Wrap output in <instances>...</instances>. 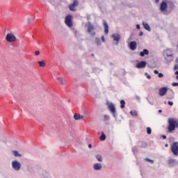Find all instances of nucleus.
Listing matches in <instances>:
<instances>
[{
    "instance_id": "72a5a7b5",
    "label": "nucleus",
    "mask_w": 178,
    "mask_h": 178,
    "mask_svg": "<svg viewBox=\"0 0 178 178\" xmlns=\"http://www.w3.org/2000/svg\"><path fill=\"white\" fill-rule=\"evenodd\" d=\"M102 41L105 42V37L104 35L102 36Z\"/></svg>"
},
{
    "instance_id": "423d86ee",
    "label": "nucleus",
    "mask_w": 178,
    "mask_h": 178,
    "mask_svg": "<svg viewBox=\"0 0 178 178\" xmlns=\"http://www.w3.org/2000/svg\"><path fill=\"white\" fill-rule=\"evenodd\" d=\"M12 167L15 170H20V168H22V164L17 161H13L12 162Z\"/></svg>"
},
{
    "instance_id": "bb28decb",
    "label": "nucleus",
    "mask_w": 178,
    "mask_h": 178,
    "mask_svg": "<svg viewBox=\"0 0 178 178\" xmlns=\"http://www.w3.org/2000/svg\"><path fill=\"white\" fill-rule=\"evenodd\" d=\"M96 159H97L99 162H102V156L101 155H97Z\"/></svg>"
},
{
    "instance_id": "412c9836",
    "label": "nucleus",
    "mask_w": 178,
    "mask_h": 178,
    "mask_svg": "<svg viewBox=\"0 0 178 178\" xmlns=\"http://www.w3.org/2000/svg\"><path fill=\"white\" fill-rule=\"evenodd\" d=\"M38 63L40 67H45V66H47V63H45L44 60L38 61Z\"/></svg>"
},
{
    "instance_id": "9d476101",
    "label": "nucleus",
    "mask_w": 178,
    "mask_h": 178,
    "mask_svg": "<svg viewBox=\"0 0 178 178\" xmlns=\"http://www.w3.org/2000/svg\"><path fill=\"white\" fill-rule=\"evenodd\" d=\"M166 9H168V3L166 1L161 2L160 5L161 12H166Z\"/></svg>"
},
{
    "instance_id": "58836bf2",
    "label": "nucleus",
    "mask_w": 178,
    "mask_h": 178,
    "mask_svg": "<svg viewBox=\"0 0 178 178\" xmlns=\"http://www.w3.org/2000/svg\"><path fill=\"white\" fill-rule=\"evenodd\" d=\"M136 29H138V30H140V25L139 24L136 25Z\"/></svg>"
},
{
    "instance_id": "1a4fd4ad",
    "label": "nucleus",
    "mask_w": 178,
    "mask_h": 178,
    "mask_svg": "<svg viewBox=\"0 0 178 178\" xmlns=\"http://www.w3.org/2000/svg\"><path fill=\"white\" fill-rule=\"evenodd\" d=\"M88 33L92 36L95 35V32L94 31V26L90 23L88 25Z\"/></svg>"
},
{
    "instance_id": "4468645a",
    "label": "nucleus",
    "mask_w": 178,
    "mask_h": 178,
    "mask_svg": "<svg viewBox=\"0 0 178 178\" xmlns=\"http://www.w3.org/2000/svg\"><path fill=\"white\" fill-rule=\"evenodd\" d=\"M168 163L170 166H175V165H178V162L174 159H168Z\"/></svg>"
},
{
    "instance_id": "f257e3e1",
    "label": "nucleus",
    "mask_w": 178,
    "mask_h": 178,
    "mask_svg": "<svg viewBox=\"0 0 178 178\" xmlns=\"http://www.w3.org/2000/svg\"><path fill=\"white\" fill-rule=\"evenodd\" d=\"M168 130L169 133H172L174 130H176L178 127V122L175 118H169Z\"/></svg>"
},
{
    "instance_id": "de8ad7c7",
    "label": "nucleus",
    "mask_w": 178,
    "mask_h": 178,
    "mask_svg": "<svg viewBox=\"0 0 178 178\" xmlns=\"http://www.w3.org/2000/svg\"><path fill=\"white\" fill-rule=\"evenodd\" d=\"M177 80H178V75L177 76Z\"/></svg>"
},
{
    "instance_id": "7ed1b4c3",
    "label": "nucleus",
    "mask_w": 178,
    "mask_h": 178,
    "mask_svg": "<svg viewBox=\"0 0 178 178\" xmlns=\"http://www.w3.org/2000/svg\"><path fill=\"white\" fill-rule=\"evenodd\" d=\"M72 20H73V16L68 15L65 17V23L67 27H73V22H72Z\"/></svg>"
},
{
    "instance_id": "aec40b11",
    "label": "nucleus",
    "mask_w": 178,
    "mask_h": 178,
    "mask_svg": "<svg viewBox=\"0 0 178 178\" xmlns=\"http://www.w3.org/2000/svg\"><path fill=\"white\" fill-rule=\"evenodd\" d=\"M102 168V165L101 163H95L94 165V169L95 170H99Z\"/></svg>"
},
{
    "instance_id": "6ab92c4d",
    "label": "nucleus",
    "mask_w": 178,
    "mask_h": 178,
    "mask_svg": "<svg viewBox=\"0 0 178 178\" xmlns=\"http://www.w3.org/2000/svg\"><path fill=\"white\" fill-rule=\"evenodd\" d=\"M143 27L145 30L147 31H151V27H149V25L147 23L143 22Z\"/></svg>"
},
{
    "instance_id": "a878e982",
    "label": "nucleus",
    "mask_w": 178,
    "mask_h": 178,
    "mask_svg": "<svg viewBox=\"0 0 178 178\" xmlns=\"http://www.w3.org/2000/svg\"><path fill=\"white\" fill-rule=\"evenodd\" d=\"M95 41L97 45H101V40L99 38H96Z\"/></svg>"
},
{
    "instance_id": "f704fd0d",
    "label": "nucleus",
    "mask_w": 178,
    "mask_h": 178,
    "mask_svg": "<svg viewBox=\"0 0 178 178\" xmlns=\"http://www.w3.org/2000/svg\"><path fill=\"white\" fill-rule=\"evenodd\" d=\"M158 76H159V77L162 78V77H163V74L159 73Z\"/></svg>"
},
{
    "instance_id": "cd10ccee",
    "label": "nucleus",
    "mask_w": 178,
    "mask_h": 178,
    "mask_svg": "<svg viewBox=\"0 0 178 178\" xmlns=\"http://www.w3.org/2000/svg\"><path fill=\"white\" fill-rule=\"evenodd\" d=\"M109 119H111V118L109 117V115H104V120L105 122H107L108 120H109Z\"/></svg>"
},
{
    "instance_id": "c85d7f7f",
    "label": "nucleus",
    "mask_w": 178,
    "mask_h": 178,
    "mask_svg": "<svg viewBox=\"0 0 178 178\" xmlns=\"http://www.w3.org/2000/svg\"><path fill=\"white\" fill-rule=\"evenodd\" d=\"M145 161H146L147 162H149L150 163H154V160H151L148 158L145 159Z\"/></svg>"
},
{
    "instance_id": "79ce46f5",
    "label": "nucleus",
    "mask_w": 178,
    "mask_h": 178,
    "mask_svg": "<svg viewBox=\"0 0 178 178\" xmlns=\"http://www.w3.org/2000/svg\"><path fill=\"white\" fill-rule=\"evenodd\" d=\"M156 3H158L159 2V0H155Z\"/></svg>"
},
{
    "instance_id": "49530a36",
    "label": "nucleus",
    "mask_w": 178,
    "mask_h": 178,
    "mask_svg": "<svg viewBox=\"0 0 178 178\" xmlns=\"http://www.w3.org/2000/svg\"><path fill=\"white\" fill-rule=\"evenodd\" d=\"M91 56L94 57V54H91Z\"/></svg>"
},
{
    "instance_id": "473e14b6",
    "label": "nucleus",
    "mask_w": 178,
    "mask_h": 178,
    "mask_svg": "<svg viewBox=\"0 0 178 178\" xmlns=\"http://www.w3.org/2000/svg\"><path fill=\"white\" fill-rule=\"evenodd\" d=\"M172 86H173V87H176L177 86H178V83H172Z\"/></svg>"
},
{
    "instance_id": "393cba45",
    "label": "nucleus",
    "mask_w": 178,
    "mask_h": 178,
    "mask_svg": "<svg viewBox=\"0 0 178 178\" xmlns=\"http://www.w3.org/2000/svg\"><path fill=\"white\" fill-rule=\"evenodd\" d=\"M130 113H131V115H132V116H138V113H137V112L134 110V111H130Z\"/></svg>"
},
{
    "instance_id": "f03ea898",
    "label": "nucleus",
    "mask_w": 178,
    "mask_h": 178,
    "mask_svg": "<svg viewBox=\"0 0 178 178\" xmlns=\"http://www.w3.org/2000/svg\"><path fill=\"white\" fill-rule=\"evenodd\" d=\"M16 36L13 33H7L6 36V41L7 42H16Z\"/></svg>"
},
{
    "instance_id": "b1692460",
    "label": "nucleus",
    "mask_w": 178,
    "mask_h": 178,
    "mask_svg": "<svg viewBox=\"0 0 178 178\" xmlns=\"http://www.w3.org/2000/svg\"><path fill=\"white\" fill-rule=\"evenodd\" d=\"M13 153L15 156H22V154H19V152H17L16 150L13 151Z\"/></svg>"
},
{
    "instance_id": "f3484780",
    "label": "nucleus",
    "mask_w": 178,
    "mask_h": 178,
    "mask_svg": "<svg viewBox=\"0 0 178 178\" xmlns=\"http://www.w3.org/2000/svg\"><path fill=\"white\" fill-rule=\"evenodd\" d=\"M83 116L81 114H74V120H82Z\"/></svg>"
},
{
    "instance_id": "4be33fe9",
    "label": "nucleus",
    "mask_w": 178,
    "mask_h": 178,
    "mask_svg": "<svg viewBox=\"0 0 178 178\" xmlns=\"http://www.w3.org/2000/svg\"><path fill=\"white\" fill-rule=\"evenodd\" d=\"M100 140L101 141H105V140H106V136L105 135V134H104V132H102Z\"/></svg>"
},
{
    "instance_id": "39448f33",
    "label": "nucleus",
    "mask_w": 178,
    "mask_h": 178,
    "mask_svg": "<svg viewBox=\"0 0 178 178\" xmlns=\"http://www.w3.org/2000/svg\"><path fill=\"white\" fill-rule=\"evenodd\" d=\"M79 6V1L74 0L72 4L69 5V9L71 12H76V6Z\"/></svg>"
},
{
    "instance_id": "c9c22d12",
    "label": "nucleus",
    "mask_w": 178,
    "mask_h": 178,
    "mask_svg": "<svg viewBox=\"0 0 178 178\" xmlns=\"http://www.w3.org/2000/svg\"><path fill=\"white\" fill-rule=\"evenodd\" d=\"M35 54L36 56H38V55H40V51H36Z\"/></svg>"
},
{
    "instance_id": "a211bd4d",
    "label": "nucleus",
    "mask_w": 178,
    "mask_h": 178,
    "mask_svg": "<svg viewBox=\"0 0 178 178\" xmlns=\"http://www.w3.org/2000/svg\"><path fill=\"white\" fill-rule=\"evenodd\" d=\"M148 54H149V51H148V49H143V51L140 52V56H145V55H148Z\"/></svg>"
},
{
    "instance_id": "5701e85b",
    "label": "nucleus",
    "mask_w": 178,
    "mask_h": 178,
    "mask_svg": "<svg viewBox=\"0 0 178 178\" xmlns=\"http://www.w3.org/2000/svg\"><path fill=\"white\" fill-rule=\"evenodd\" d=\"M120 104V108L123 109V108H124V105H126V102H124V100H121Z\"/></svg>"
},
{
    "instance_id": "2f4dec72",
    "label": "nucleus",
    "mask_w": 178,
    "mask_h": 178,
    "mask_svg": "<svg viewBox=\"0 0 178 178\" xmlns=\"http://www.w3.org/2000/svg\"><path fill=\"white\" fill-rule=\"evenodd\" d=\"M168 104L170 106H173V102H168Z\"/></svg>"
},
{
    "instance_id": "37998d69",
    "label": "nucleus",
    "mask_w": 178,
    "mask_h": 178,
    "mask_svg": "<svg viewBox=\"0 0 178 178\" xmlns=\"http://www.w3.org/2000/svg\"><path fill=\"white\" fill-rule=\"evenodd\" d=\"M175 74H177L178 76V71L175 72Z\"/></svg>"
},
{
    "instance_id": "c756f323",
    "label": "nucleus",
    "mask_w": 178,
    "mask_h": 178,
    "mask_svg": "<svg viewBox=\"0 0 178 178\" xmlns=\"http://www.w3.org/2000/svg\"><path fill=\"white\" fill-rule=\"evenodd\" d=\"M147 134H151L152 130L149 127H147Z\"/></svg>"
},
{
    "instance_id": "2eb2a0df",
    "label": "nucleus",
    "mask_w": 178,
    "mask_h": 178,
    "mask_svg": "<svg viewBox=\"0 0 178 178\" xmlns=\"http://www.w3.org/2000/svg\"><path fill=\"white\" fill-rule=\"evenodd\" d=\"M103 26L104 27L105 34H108L109 33V26L105 20H103Z\"/></svg>"
},
{
    "instance_id": "9b49d317",
    "label": "nucleus",
    "mask_w": 178,
    "mask_h": 178,
    "mask_svg": "<svg viewBox=\"0 0 178 178\" xmlns=\"http://www.w3.org/2000/svg\"><path fill=\"white\" fill-rule=\"evenodd\" d=\"M168 92V88L163 87L159 90V95L160 97H163Z\"/></svg>"
},
{
    "instance_id": "a18cd8bd",
    "label": "nucleus",
    "mask_w": 178,
    "mask_h": 178,
    "mask_svg": "<svg viewBox=\"0 0 178 178\" xmlns=\"http://www.w3.org/2000/svg\"><path fill=\"white\" fill-rule=\"evenodd\" d=\"M165 147H169V145L165 144Z\"/></svg>"
},
{
    "instance_id": "20e7f679",
    "label": "nucleus",
    "mask_w": 178,
    "mask_h": 178,
    "mask_svg": "<svg viewBox=\"0 0 178 178\" xmlns=\"http://www.w3.org/2000/svg\"><path fill=\"white\" fill-rule=\"evenodd\" d=\"M171 151L173 155H175V156H178V143L177 142L172 143V145H171Z\"/></svg>"
},
{
    "instance_id": "6e6552de",
    "label": "nucleus",
    "mask_w": 178,
    "mask_h": 178,
    "mask_svg": "<svg viewBox=\"0 0 178 178\" xmlns=\"http://www.w3.org/2000/svg\"><path fill=\"white\" fill-rule=\"evenodd\" d=\"M112 38L113 41H115V44L118 45L120 41L121 36L119 33H114L112 35Z\"/></svg>"
},
{
    "instance_id": "4c0bfd02",
    "label": "nucleus",
    "mask_w": 178,
    "mask_h": 178,
    "mask_svg": "<svg viewBox=\"0 0 178 178\" xmlns=\"http://www.w3.org/2000/svg\"><path fill=\"white\" fill-rule=\"evenodd\" d=\"M162 138H163V140H166V136L163 135V136H162Z\"/></svg>"
},
{
    "instance_id": "dca6fc26",
    "label": "nucleus",
    "mask_w": 178,
    "mask_h": 178,
    "mask_svg": "<svg viewBox=\"0 0 178 178\" xmlns=\"http://www.w3.org/2000/svg\"><path fill=\"white\" fill-rule=\"evenodd\" d=\"M56 79L60 83V84H61V86H65V84H66V81L65 80V79L62 77H57Z\"/></svg>"
},
{
    "instance_id": "f8f14e48",
    "label": "nucleus",
    "mask_w": 178,
    "mask_h": 178,
    "mask_svg": "<svg viewBox=\"0 0 178 178\" xmlns=\"http://www.w3.org/2000/svg\"><path fill=\"white\" fill-rule=\"evenodd\" d=\"M145 66H147V62L141 61L136 64V67H137V69H144Z\"/></svg>"
},
{
    "instance_id": "0eeeda50",
    "label": "nucleus",
    "mask_w": 178,
    "mask_h": 178,
    "mask_svg": "<svg viewBox=\"0 0 178 178\" xmlns=\"http://www.w3.org/2000/svg\"><path fill=\"white\" fill-rule=\"evenodd\" d=\"M108 108L109 111L111 112V113L113 115V116H116V108H115V105L112 103L108 104Z\"/></svg>"
},
{
    "instance_id": "7c9ffc66",
    "label": "nucleus",
    "mask_w": 178,
    "mask_h": 178,
    "mask_svg": "<svg viewBox=\"0 0 178 178\" xmlns=\"http://www.w3.org/2000/svg\"><path fill=\"white\" fill-rule=\"evenodd\" d=\"M145 76H147V79H151V76L149 74H148V73H145Z\"/></svg>"
},
{
    "instance_id": "c03bdc74",
    "label": "nucleus",
    "mask_w": 178,
    "mask_h": 178,
    "mask_svg": "<svg viewBox=\"0 0 178 178\" xmlns=\"http://www.w3.org/2000/svg\"><path fill=\"white\" fill-rule=\"evenodd\" d=\"M159 113H162V110H159Z\"/></svg>"
},
{
    "instance_id": "a19ab883",
    "label": "nucleus",
    "mask_w": 178,
    "mask_h": 178,
    "mask_svg": "<svg viewBox=\"0 0 178 178\" xmlns=\"http://www.w3.org/2000/svg\"><path fill=\"white\" fill-rule=\"evenodd\" d=\"M91 147H92L91 144H89L88 145V148H91Z\"/></svg>"
},
{
    "instance_id": "e433bc0d",
    "label": "nucleus",
    "mask_w": 178,
    "mask_h": 178,
    "mask_svg": "<svg viewBox=\"0 0 178 178\" xmlns=\"http://www.w3.org/2000/svg\"><path fill=\"white\" fill-rule=\"evenodd\" d=\"M154 74H158V70H155L154 71Z\"/></svg>"
},
{
    "instance_id": "ddd939ff",
    "label": "nucleus",
    "mask_w": 178,
    "mask_h": 178,
    "mask_svg": "<svg viewBox=\"0 0 178 178\" xmlns=\"http://www.w3.org/2000/svg\"><path fill=\"white\" fill-rule=\"evenodd\" d=\"M129 48L131 51H136L137 49V42L133 41L129 43Z\"/></svg>"
},
{
    "instance_id": "ea45409f",
    "label": "nucleus",
    "mask_w": 178,
    "mask_h": 178,
    "mask_svg": "<svg viewBox=\"0 0 178 178\" xmlns=\"http://www.w3.org/2000/svg\"><path fill=\"white\" fill-rule=\"evenodd\" d=\"M139 35L140 36L143 35V32H140Z\"/></svg>"
}]
</instances>
